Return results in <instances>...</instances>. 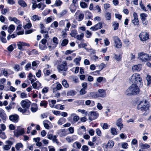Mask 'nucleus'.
Returning a JSON list of instances; mask_svg holds the SVG:
<instances>
[{"label":"nucleus","mask_w":151,"mask_h":151,"mask_svg":"<svg viewBox=\"0 0 151 151\" xmlns=\"http://www.w3.org/2000/svg\"><path fill=\"white\" fill-rule=\"evenodd\" d=\"M138 85L132 84L127 89L125 93L127 95H136L139 93L140 89Z\"/></svg>","instance_id":"1"},{"label":"nucleus","mask_w":151,"mask_h":151,"mask_svg":"<svg viewBox=\"0 0 151 151\" xmlns=\"http://www.w3.org/2000/svg\"><path fill=\"white\" fill-rule=\"evenodd\" d=\"M129 80L131 82L138 86L140 85L142 83V80L140 77V75L137 73L132 75L130 77Z\"/></svg>","instance_id":"2"},{"label":"nucleus","mask_w":151,"mask_h":151,"mask_svg":"<svg viewBox=\"0 0 151 151\" xmlns=\"http://www.w3.org/2000/svg\"><path fill=\"white\" fill-rule=\"evenodd\" d=\"M150 107L149 104L146 100H144L140 101L139 103L138 104L137 109L140 110L142 111H146L149 110Z\"/></svg>","instance_id":"3"},{"label":"nucleus","mask_w":151,"mask_h":151,"mask_svg":"<svg viewBox=\"0 0 151 151\" xmlns=\"http://www.w3.org/2000/svg\"><path fill=\"white\" fill-rule=\"evenodd\" d=\"M93 96L95 98H104L106 96V90L103 89H100L98 90L96 93H92Z\"/></svg>","instance_id":"4"},{"label":"nucleus","mask_w":151,"mask_h":151,"mask_svg":"<svg viewBox=\"0 0 151 151\" xmlns=\"http://www.w3.org/2000/svg\"><path fill=\"white\" fill-rule=\"evenodd\" d=\"M138 59L143 61L145 62L148 60H151V56H149L147 54L141 52L138 54Z\"/></svg>","instance_id":"5"},{"label":"nucleus","mask_w":151,"mask_h":151,"mask_svg":"<svg viewBox=\"0 0 151 151\" xmlns=\"http://www.w3.org/2000/svg\"><path fill=\"white\" fill-rule=\"evenodd\" d=\"M113 39L115 45V47L118 48H121L122 47V43L120 39L117 36L114 37Z\"/></svg>","instance_id":"6"},{"label":"nucleus","mask_w":151,"mask_h":151,"mask_svg":"<svg viewBox=\"0 0 151 151\" xmlns=\"http://www.w3.org/2000/svg\"><path fill=\"white\" fill-rule=\"evenodd\" d=\"M67 65V63L66 61H63L62 64L59 65L58 66L57 68L60 70L65 71L68 69Z\"/></svg>","instance_id":"7"},{"label":"nucleus","mask_w":151,"mask_h":151,"mask_svg":"<svg viewBox=\"0 0 151 151\" xmlns=\"http://www.w3.org/2000/svg\"><path fill=\"white\" fill-rule=\"evenodd\" d=\"M31 104V102L28 100H22L20 103L22 106L25 109H28Z\"/></svg>","instance_id":"8"},{"label":"nucleus","mask_w":151,"mask_h":151,"mask_svg":"<svg viewBox=\"0 0 151 151\" xmlns=\"http://www.w3.org/2000/svg\"><path fill=\"white\" fill-rule=\"evenodd\" d=\"M139 37L142 41H145L149 38V35L146 32H142L139 35Z\"/></svg>","instance_id":"9"},{"label":"nucleus","mask_w":151,"mask_h":151,"mask_svg":"<svg viewBox=\"0 0 151 151\" xmlns=\"http://www.w3.org/2000/svg\"><path fill=\"white\" fill-rule=\"evenodd\" d=\"M102 27V23L101 22H100L94 26L91 27L90 29L92 31H95L100 29Z\"/></svg>","instance_id":"10"},{"label":"nucleus","mask_w":151,"mask_h":151,"mask_svg":"<svg viewBox=\"0 0 151 151\" xmlns=\"http://www.w3.org/2000/svg\"><path fill=\"white\" fill-rule=\"evenodd\" d=\"M122 122V119L119 118L116 120V125L117 126L120 130H121L123 127V124Z\"/></svg>","instance_id":"11"},{"label":"nucleus","mask_w":151,"mask_h":151,"mask_svg":"<svg viewBox=\"0 0 151 151\" xmlns=\"http://www.w3.org/2000/svg\"><path fill=\"white\" fill-rule=\"evenodd\" d=\"M99 116V114L95 112H91L89 119L91 121L96 119Z\"/></svg>","instance_id":"12"},{"label":"nucleus","mask_w":151,"mask_h":151,"mask_svg":"<svg viewBox=\"0 0 151 151\" xmlns=\"http://www.w3.org/2000/svg\"><path fill=\"white\" fill-rule=\"evenodd\" d=\"M24 132V131L23 129H21L14 131V135L17 137H18L19 135H22L23 134Z\"/></svg>","instance_id":"13"},{"label":"nucleus","mask_w":151,"mask_h":151,"mask_svg":"<svg viewBox=\"0 0 151 151\" xmlns=\"http://www.w3.org/2000/svg\"><path fill=\"white\" fill-rule=\"evenodd\" d=\"M0 116L4 122L6 119V115L4 111L2 109H0Z\"/></svg>","instance_id":"14"},{"label":"nucleus","mask_w":151,"mask_h":151,"mask_svg":"<svg viewBox=\"0 0 151 151\" xmlns=\"http://www.w3.org/2000/svg\"><path fill=\"white\" fill-rule=\"evenodd\" d=\"M18 117L17 115H13L9 116V119L11 121L16 122L18 121Z\"/></svg>","instance_id":"15"},{"label":"nucleus","mask_w":151,"mask_h":151,"mask_svg":"<svg viewBox=\"0 0 151 151\" xmlns=\"http://www.w3.org/2000/svg\"><path fill=\"white\" fill-rule=\"evenodd\" d=\"M29 46V44L23 42H19L17 43V46L18 48L21 50L22 49V46Z\"/></svg>","instance_id":"16"},{"label":"nucleus","mask_w":151,"mask_h":151,"mask_svg":"<svg viewBox=\"0 0 151 151\" xmlns=\"http://www.w3.org/2000/svg\"><path fill=\"white\" fill-rule=\"evenodd\" d=\"M147 16V14L144 13H142L140 14V16L143 24L146 23V17Z\"/></svg>","instance_id":"17"},{"label":"nucleus","mask_w":151,"mask_h":151,"mask_svg":"<svg viewBox=\"0 0 151 151\" xmlns=\"http://www.w3.org/2000/svg\"><path fill=\"white\" fill-rule=\"evenodd\" d=\"M76 139V136L75 135H73L72 137L68 136L66 138V140L68 142L70 143L73 142Z\"/></svg>","instance_id":"18"},{"label":"nucleus","mask_w":151,"mask_h":151,"mask_svg":"<svg viewBox=\"0 0 151 151\" xmlns=\"http://www.w3.org/2000/svg\"><path fill=\"white\" fill-rule=\"evenodd\" d=\"M142 68V65L141 64L135 65L133 66L132 68V70L134 71H139Z\"/></svg>","instance_id":"19"},{"label":"nucleus","mask_w":151,"mask_h":151,"mask_svg":"<svg viewBox=\"0 0 151 151\" xmlns=\"http://www.w3.org/2000/svg\"><path fill=\"white\" fill-rule=\"evenodd\" d=\"M41 85V84L38 81L33 83L32 84L33 88L36 89H39Z\"/></svg>","instance_id":"20"},{"label":"nucleus","mask_w":151,"mask_h":151,"mask_svg":"<svg viewBox=\"0 0 151 151\" xmlns=\"http://www.w3.org/2000/svg\"><path fill=\"white\" fill-rule=\"evenodd\" d=\"M38 110V108L37 104H36L33 103L32 105L30 108L31 111L32 112H36Z\"/></svg>","instance_id":"21"},{"label":"nucleus","mask_w":151,"mask_h":151,"mask_svg":"<svg viewBox=\"0 0 151 151\" xmlns=\"http://www.w3.org/2000/svg\"><path fill=\"white\" fill-rule=\"evenodd\" d=\"M29 79L31 83H32L34 81L36 80V79L35 75H33L31 73H29Z\"/></svg>","instance_id":"22"},{"label":"nucleus","mask_w":151,"mask_h":151,"mask_svg":"<svg viewBox=\"0 0 151 151\" xmlns=\"http://www.w3.org/2000/svg\"><path fill=\"white\" fill-rule=\"evenodd\" d=\"M52 41L54 43L52 47L53 48H54L57 46V45L58 43V39L56 37H54L52 39Z\"/></svg>","instance_id":"23"},{"label":"nucleus","mask_w":151,"mask_h":151,"mask_svg":"<svg viewBox=\"0 0 151 151\" xmlns=\"http://www.w3.org/2000/svg\"><path fill=\"white\" fill-rule=\"evenodd\" d=\"M97 81L98 82L100 83L102 81L103 83H105L106 81V78L102 77H99L97 79Z\"/></svg>","instance_id":"24"},{"label":"nucleus","mask_w":151,"mask_h":151,"mask_svg":"<svg viewBox=\"0 0 151 151\" xmlns=\"http://www.w3.org/2000/svg\"><path fill=\"white\" fill-rule=\"evenodd\" d=\"M73 147L74 148L76 147L78 149H80L81 148V145L79 142H75L73 145Z\"/></svg>","instance_id":"25"},{"label":"nucleus","mask_w":151,"mask_h":151,"mask_svg":"<svg viewBox=\"0 0 151 151\" xmlns=\"http://www.w3.org/2000/svg\"><path fill=\"white\" fill-rule=\"evenodd\" d=\"M76 93V91L71 90L68 91L67 92V96H73L75 95Z\"/></svg>","instance_id":"26"},{"label":"nucleus","mask_w":151,"mask_h":151,"mask_svg":"<svg viewBox=\"0 0 151 151\" xmlns=\"http://www.w3.org/2000/svg\"><path fill=\"white\" fill-rule=\"evenodd\" d=\"M62 87L60 83H58L57 84L56 87L53 88V92H55L57 90H60Z\"/></svg>","instance_id":"27"},{"label":"nucleus","mask_w":151,"mask_h":151,"mask_svg":"<svg viewBox=\"0 0 151 151\" xmlns=\"http://www.w3.org/2000/svg\"><path fill=\"white\" fill-rule=\"evenodd\" d=\"M18 3L21 6L23 7L26 6H27L25 2L22 0H19Z\"/></svg>","instance_id":"28"},{"label":"nucleus","mask_w":151,"mask_h":151,"mask_svg":"<svg viewBox=\"0 0 151 151\" xmlns=\"http://www.w3.org/2000/svg\"><path fill=\"white\" fill-rule=\"evenodd\" d=\"M101 126L103 129H108L110 126V125H108L106 123H101Z\"/></svg>","instance_id":"29"},{"label":"nucleus","mask_w":151,"mask_h":151,"mask_svg":"<svg viewBox=\"0 0 151 151\" xmlns=\"http://www.w3.org/2000/svg\"><path fill=\"white\" fill-rule=\"evenodd\" d=\"M41 18V17L36 15H35L31 17V19L34 21H35L36 20H40Z\"/></svg>","instance_id":"30"},{"label":"nucleus","mask_w":151,"mask_h":151,"mask_svg":"<svg viewBox=\"0 0 151 151\" xmlns=\"http://www.w3.org/2000/svg\"><path fill=\"white\" fill-rule=\"evenodd\" d=\"M14 29V26L13 24H11L9 27L8 29V31L9 33H11L13 31Z\"/></svg>","instance_id":"31"},{"label":"nucleus","mask_w":151,"mask_h":151,"mask_svg":"<svg viewBox=\"0 0 151 151\" xmlns=\"http://www.w3.org/2000/svg\"><path fill=\"white\" fill-rule=\"evenodd\" d=\"M49 122V121L47 120H45L43 122V123L45 127L47 129H49L50 127L48 123Z\"/></svg>","instance_id":"32"},{"label":"nucleus","mask_w":151,"mask_h":151,"mask_svg":"<svg viewBox=\"0 0 151 151\" xmlns=\"http://www.w3.org/2000/svg\"><path fill=\"white\" fill-rule=\"evenodd\" d=\"M84 14L82 13H80L78 16L77 18V20L78 21H81L84 18Z\"/></svg>","instance_id":"33"},{"label":"nucleus","mask_w":151,"mask_h":151,"mask_svg":"<svg viewBox=\"0 0 151 151\" xmlns=\"http://www.w3.org/2000/svg\"><path fill=\"white\" fill-rule=\"evenodd\" d=\"M140 147L142 148V149H148L150 147V146L149 145L147 144H143L142 143H141L139 145Z\"/></svg>","instance_id":"34"},{"label":"nucleus","mask_w":151,"mask_h":151,"mask_svg":"<svg viewBox=\"0 0 151 151\" xmlns=\"http://www.w3.org/2000/svg\"><path fill=\"white\" fill-rule=\"evenodd\" d=\"M146 79L147 81V85L148 86L150 85L151 83V76L147 75L146 77Z\"/></svg>","instance_id":"35"},{"label":"nucleus","mask_w":151,"mask_h":151,"mask_svg":"<svg viewBox=\"0 0 151 151\" xmlns=\"http://www.w3.org/2000/svg\"><path fill=\"white\" fill-rule=\"evenodd\" d=\"M65 121L66 119L65 118H60L58 121V123L59 125H61L65 123Z\"/></svg>","instance_id":"36"},{"label":"nucleus","mask_w":151,"mask_h":151,"mask_svg":"<svg viewBox=\"0 0 151 151\" xmlns=\"http://www.w3.org/2000/svg\"><path fill=\"white\" fill-rule=\"evenodd\" d=\"M23 147L22 144L21 143H17L15 145V148L17 150H19L20 148H23Z\"/></svg>","instance_id":"37"},{"label":"nucleus","mask_w":151,"mask_h":151,"mask_svg":"<svg viewBox=\"0 0 151 151\" xmlns=\"http://www.w3.org/2000/svg\"><path fill=\"white\" fill-rule=\"evenodd\" d=\"M99 70H97L96 71V72H99V71L102 70L104 67H106V65L104 63H101L100 64V65L99 66Z\"/></svg>","instance_id":"38"},{"label":"nucleus","mask_w":151,"mask_h":151,"mask_svg":"<svg viewBox=\"0 0 151 151\" xmlns=\"http://www.w3.org/2000/svg\"><path fill=\"white\" fill-rule=\"evenodd\" d=\"M77 34V32L76 30H72L70 33V35L72 37H76Z\"/></svg>","instance_id":"39"},{"label":"nucleus","mask_w":151,"mask_h":151,"mask_svg":"<svg viewBox=\"0 0 151 151\" xmlns=\"http://www.w3.org/2000/svg\"><path fill=\"white\" fill-rule=\"evenodd\" d=\"M68 42V40L67 39H65L62 40L61 45L63 46H65L66 45Z\"/></svg>","instance_id":"40"},{"label":"nucleus","mask_w":151,"mask_h":151,"mask_svg":"<svg viewBox=\"0 0 151 151\" xmlns=\"http://www.w3.org/2000/svg\"><path fill=\"white\" fill-rule=\"evenodd\" d=\"M79 117L78 116H74L73 118V121L71 122V123L73 124L74 123L77 122L79 120Z\"/></svg>","instance_id":"41"},{"label":"nucleus","mask_w":151,"mask_h":151,"mask_svg":"<svg viewBox=\"0 0 151 151\" xmlns=\"http://www.w3.org/2000/svg\"><path fill=\"white\" fill-rule=\"evenodd\" d=\"M84 37V34L83 33H81L80 35H78L76 36L75 38H76L78 40H81Z\"/></svg>","instance_id":"42"},{"label":"nucleus","mask_w":151,"mask_h":151,"mask_svg":"<svg viewBox=\"0 0 151 151\" xmlns=\"http://www.w3.org/2000/svg\"><path fill=\"white\" fill-rule=\"evenodd\" d=\"M119 24L116 22H114L113 23V26L114 27V29L116 30L118 29Z\"/></svg>","instance_id":"43"},{"label":"nucleus","mask_w":151,"mask_h":151,"mask_svg":"<svg viewBox=\"0 0 151 151\" xmlns=\"http://www.w3.org/2000/svg\"><path fill=\"white\" fill-rule=\"evenodd\" d=\"M62 85L65 88H67L69 87V84L67 83V82L66 80L65 79L63 80L62 82Z\"/></svg>","instance_id":"44"},{"label":"nucleus","mask_w":151,"mask_h":151,"mask_svg":"<svg viewBox=\"0 0 151 151\" xmlns=\"http://www.w3.org/2000/svg\"><path fill=\"white\" fill-rule=\"evenodd\" d=\"M114 145V142L113 141L111 140H109L108 141L107 144V146L109 148H111Z\"/></svg>","instance_id":"45"},{"label":"nucleus","mask_w":151,"mask_h":151,"mask_svg":"<svg viewBox=\"0 0 151 151\" xmlns=\"http://www.w3.org/2000/svg\"><path fill=\"white\" fill-rule=\"evenodd\" d=\"M39 48L42 50H44L47 48V47L46 45L39 44Z\"/></svg>","instance_id":"46"},{"label":"nucleus","mask_w":151,"mask_h":151,"mask_svg":"<svg viewBox=\"0 0 151 151\" xmlns=\"http://www.w3.org/2000/svg\"><path fill=\"white\" fill-rule=\"evenodd\" d=\"M81 59V57H79L78 58H76L74 60V61L76 63V64L77 65H79L80 63H79V62L80 61Z\"/></svg>","instance_id":"47"},{"label":"nucleus","mask_w":151,"mask_h":151,"mask_svg":"<svg viewBox=\"0 0 151 151\" xmlns=\"http://www.w3.org/2000/svg\"><path fill=\"white\" fill-rule=\"evenodd\" d=\"M16 46V44H12L10 45L8 47V50L10 52L12 51L14 49V47Z\"/></svg>","instance_id":"48"},{"label":"nucleus","mask_w":151,"mask_h":151,"mask_svg":"<svg viewBox=\"0 0 151 151\" xmlns=\"http://www.w3.org/2000/svg\"><path fill=\"white\" fill-rule=\"evenodd\" d=\"M111 133L113 135H116L117 134L116 129L115 128H112L111 129Z\"/></svg>","instance_id":"49"},{"label":"nucleus","mask_w":151,"mask_h":151,"mask_svg":"<svg viewBox=\"0 0 151 151\" xmlns=\"http://www.w3.org/2000/svg\"><path fill=\"white\" fill-rule=\"evenodd\" d=\"M114 58L115 60L117 61H120L122 59V56L121 55H117L116 54H114Z\"/></svg>","instance_id":"50"},{"label":"nucleus","mask_w":151,"mask_h":151,"mask_svg":"<svg viewBox=\"0 0 151 151\" xmlns=\"http://www.w3.org/2000/svg\"><path fill=\"white\" fill-rule=\"evenodd\" d=\"M47 101L44 100L41 101L40 104V105L41 106H44V107H46L47 105Z\"/></svg>","instance_id":"51"},{"label":"nucleus","mask_w":151,"mask_h":151,"mask_svg":"<svg viewBox=\"0 0 151 151\" xmlns=\"http://www.w3.org/2000/svg\"><path fill=\"white\" fill-rule=\"evenodd\" d=\"M111 13L107 12L105 14V17L107 20H110L111 18Z\"/></svg>","instance_id":"52"},{"label":"nucleus","mask_w":151,"mask_h":151,"mask_svg":"<svg viewBox=\"0 0 151 151\" xmlns=\"http://www.w3.org/2000/svg\"><path fill=\"white\" fill-rule=\"evenodd\" d=\"M40 63V62L38 60H35L32 62V65L33 67L37 66Z\"/></svg>","instance_id":"53"},{"label":"nucleus","mask_w":151,"mask_h":151,"mask_svg":"<svg viewBox=\"0 0 151 151\" xmlns=\"http://www.w3.org/2000/svg\"><path fill=\"white\" fill-rule=\"evenodd\" d=\"M132 22L135 25H137L139 24L138 19H134L132 20Z\"/></svg>","instance_id":"54"},{"label":"nucleus","mask_w":151,"mask_h":151,"mask_svg":"<svg viewBox=\"0 0 151 151\" xmlns=\"http://www.w3.org/2000/svg\"><path fill=\"white\" fill-rule=\"evenodd\" d=\"M9 9L8 8H5L4 9H3L1 10V14L4 15H5L6 13L9 12Z\"/></svg>","instance_id":"55"},{"label":"nucleus","mask_w":151,"mask_h":151,"mask_svg":"<svg viewBox=\"0 0 151 151\" xmlns=\"http://www.w3.org/2000/svg\"><path fill=\"white\" fill-rule=\"evenodd\" d=\"M11 21L14 22L17 24H19L20 23V21L16 17H13L12 19L11 20Z\"/></svg>","instance_id":"56"},{"label":"nucleus","mask_w":151,"mask_h":151,"mask_svg":"<svg viewBox=\"0 0 151 151\" xmlns=\"http://www.w3.org/2000/svg\"><path fill=\"white\" fill-rule=\"evenodd\" d=\"M81 7L83 8H87L88 7L87 4L84 2H82L80 3Z\"/></svg>","instance_id":"57"},{"label":"nucleus","mask_w":151,"mask_h":151,"mask_svg":"<svg viewBox=\"0 0 151 151\" xmlns=\"http://www.w3.org/2000/svg\"><path fill=\"white\" fill-rule=\"evenodd\" d=\"M0 137L2 139H5L6 138V136L4 132H2L1 130H0Z\"/></svg>","instance_id":"58"},{"label":"nucleus","mask_w":151,"mask_h":151,"mask_svg":"<svg viewBox=\"0 0 151 151\" xmlns=\"http://www.w3.org/2000/svg\"><path fill=\"white\" fill-rule=\"evenodd\" d=\"M85 89L83 88H81L79 91V94L80 95H82L85 94L86 93V91Z\"/></svg>","instance_id":"59"},{"label":"nucleus","mask_w":151,"mask_h":151,"mask_svg":"<svg viewBox=\"0 0 151 151\" xmlns=\"http://www.w3.org/2000/svg\"><path fill=\"white\" fill-rule=\"evenodd\" d=\"M56 137H57L56 135L54 136L52 140L53 143L55 142L57 145H58L59 142L58 141Z\"/></svg>","instance_id":"60"},{"label":"nucleus","mask_w":151,"mask_h":151,"mask_svg":"<svg viewBox=\"0 0 151 151\" xmlns=\"http://www.w3.org/2000/svg\"><path fill=\"white\" fill-rule=\"evenodd\" d=\"M58 25V23L57 21H55L53 22L52 24H51V27H55V28H57Z\"/></svg>","instance_id":"61"},{"label":"nucleus","mask_w":151,"mask_h":151,"mask_svg":"<svg viewBox=\"0 0 151 151\" xmlns=\"http://www.w3.org/2000/svg\"><path fill=\"white\" fill-rule=\"evenodd\" d=\"M96 132L97 134L99 136H101V132L99 128H97L96 129Z\"/></svg>","instance_id":"62"},{"label":"nucleus","mask_w":151,"mask_h":151,"mask_svg":"<svg viewBox=\"0 0 151 151\" xmlns=\"http://www.w3.org/2000/svg\"><path fill=\"white\" fill-rule=\"evenodd\" d=\"M11 147L10 145H5L3 146V148L4 150H7L10 149Z\"/></svg>","instance_id":"63"},{"label":"nucleus","mask_w":151,"mask_h":151,"mask_svg":"<svg viewBox=\"0 0 151 151\" xmlns=\"http://www.w3.org/2000/svg\"><path fill=\"white\" fill-rule=\"evenodd\" d=\"M81 149L82 151H88V147L87 146L84 145L82 147Z\"/></svg>","instance_id":"64"}]
</instances>
